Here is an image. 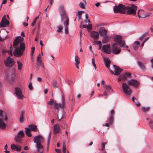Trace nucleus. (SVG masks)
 <instances>
[{"mask_svg": "<svg viewBox=\"0 0 153 153\" xmlns=\"http://www.w3.org/2000/svg\"><path fill=\"white\" fill-rule=\"evenodd\" d=\"M0 128L4 130L6 128V125L4 121H7V117L4 112L2 110H0Z\"/></svg>", "mask_w": 153, "mask_h": 153, "instance_id": "obj_1", "label": "nucleus"}, {"mask_svg": "<svg viewBox=\"0 0 153 153\" xmlns=\"http://www.w3.org/2000/svg\"><path fill=\"white\" fill-rule=\"evenodd\" d=\"M33 140L34 143H36V148H37L38 150L41 147H43L41 144V143L44 142L43 137L40 135L35 136L33 137Z\"/></svg>", "mask_w": 153, "mask_h": 153, "instance_id": "obj_2", "label": "nucleus"}, {"mask_svg": "<svg viewBox=\"0 0 153 153\" xmlns=\"http://www.w3.org/2000/svg\"><path fill=\"white\" fill-rule=\"evenodd\" d=\"M114 40L115 43H116L117 44V43L120 47H125L127 48H128V46L126 45L125 41L122 40V37L119 35L116 36L114 38Z\"/></svg>", "mask_w": 153, "mask_h": 153, "instance_id": "obj_3", "label": "nucleus"}, {"mask_svg": "<svg viewBox=\"0 0 153 153\" xmlns=\"http://www.w3.org/2000/svg\"><path fill=\"white\" fill-rule=\"evenodd\" d=\"M126 5L122 4H120L118 6L114 7V13H120L123 14H125Z\"/></svg>", "mask_w": 153, "mask_h": 153, "instance_id": "obj_4", "label": "nucleus"}, {"mask_svg": "<svg viewBox=\"0 0 153 153\" xmlns=\"http://www.w3.org/2000/svg\"><path fill=\"white\" fill-rule=\"evenodd\" d=\"M126 8L125 9V13H127L128 14H135L137 9V7L134 5H133L131 7L126 6Z\"/></svg>", "mask_w": 153, "mask_h": 153, "instance_id": "obj_5", "label": "nucleus"}, {"mask_svg": "<svg viewBox=\"0 0 153 153\" xmlns=\"http://www.w3.org/2000/svg\"><path fill=\"white\" fill-rule=\"evenodd\" d=\"M59 9L60 13L61 21L62 22H63L65 19H68L67 17L66 12L65 10L64 7L63 5H60L59 7Z\"/></svg>", "mask_w": 153, "mask_h": 153, "instance_id": "obj_6", "label": "nucleus"}, {"mask_svg": "<svg viewBox=\"0 0 153 153\" xmlns=\"http://www.w3.org/2000/svg\"><path fill=\"white\" fill-rule=\"evenodd\" d=\"M128 84L126 82H123L122 84V88L123 92L126 94L130 95L131 93V90Z\"/></svg>", "mask_w": 153, "mask_h": 153, "instance_id": "obj_7", "label": "nucleus"}, {"mask_svg": "<svg viewBox=\"0 0 153 153\" xmlns=\"http://www.w3.org/2000/svg\"><path fill=\"white\" fill-rule=\"evenodd\" d=\"M121 51V49L117 46L116 43H113L112 47L111 52L112 53L117 54L119 53Z\"/></svg>", "mask_w": 153, "mask_h": 153, "instance_id": "obj_8", "label": "nucleus"}, {"mask_svg": "<svg viewBox=\"0 0 153 153\" xmlns=\"http://www.w3.org/2000/svg\"><path fill=\"white\" fill-rule=\"evenodd\" d=\"M65 97L63 94L62 97V100L61 104L60 103H57L55 102L54 104V107L56 109L59 108L61 107L64 108L65 106Z\"/></svg>", "mask_w": 153, "mask_h": 153, "instance_id": "obj_9", "label": "nucleus"}, {"mask_svg": "<svg viewBox=\"0 0 153 153\" xmlns=\"http://www.w3.org/2000/svg\"><path fill=\"white\" fill-rule=\"evenodd\" d=\"M15 62L13 60V58L10 57H8L4 62L6 66L7 67H11L14 65Z\"/></svg>", "mask_w": 153, "mask_h": 153, "instance_id": "obj_10", "label": "nucleus"}, {"mask_svg": "<svg viewBox=\"0 0 153 153\" xmlns=\"http://www.w3.org/2000/svg\"><path fill=\"white\" fill-rule=\"evenodd\" d=\"M128 83L130 86H133L136 88L138 87L139 84V82L137 80L135 79H131L129 80Z\"/></svg>", "mask_w": 153, "mask_h": 153, "instance_id": "obj_11", "label": "nucleus"}, {"mask_svg": "<svg viewBox=\"0 0 153 153\" xmlns=\"http://www.w3.org/2000/svg\"><path fill=\"white\" fill-rule=\"evenodd\" d=\"M15 89V93L18 98L19 99H22L24 97V96L22 94V92L20 89L18 87H16Z\"/></svg>", "mask_w": 153, "mask_h": 153, "instance_id": "obj_12", "label": "nucleus"}, {"mask_svg": "<svg viewBox=\"0 0 153 153\" xmlns=\"http://www.w3.org/2000/svg\"><path fill=\"white\" fill-rule=\"evenodd\" d=\"M10 22L8 21L7 20L4 16L3 17L0 23V27H5L6 25H9Z\"/></svg>", "mask_w": 153, "mask_h": 153, "instance_id": "obj_13", "label": "nucleus"}, {"mask_svg": "<svg viewBox=\"0 0 153 153\" xmlns=\"http://www.w3.org/2000/svg\"><path fill=\"white\" fill-rule=\"evenodd\" d=\"M113 66L114 69V72L113 73V74L116 76L120 75L121 72L123 71V69L120 68L118 66L115 65H113Z\"/></svg>", "mask_w": 153, "mask_h": 153, "instance_id": "obj_14", "label": "nucleus"}, {"mask_svg": "<svg viewBox=\"0 0 153 153\" xmlns=\"http://www.w3.org/2000/svg\"><path fill=\"white\" fill-rule=\"evenodd\" d=\"M14 51L13 53L14 55L16 57H20L22 55V53L19 48H16Z\"/></svg>", "mask_w": 153, "mask_h": 153, "instance_id": "obj_15", "label": "nucleus"}, {"mask_svg": "<svg viewBox=\"0 0 153 153\" xmlns=\"http://www.w3.org/2000/svg\"><path fill=\"white\" fill-rule=\"evenodd\" d=\"M102 50L103 51L107 54L111 53V51L110 48V45L107 44L106 45H104L102 47Z\"/></svg>", "mask_w": 153, "mask_h": 153, "instance_id": "obj_16", "label": "nucleus"}, {"mask_svg": "<svg viewBox=\"0 0 153 153\" xmlns=\"http://www.w3.org/2000/svg\"><path fill=\"white\" fill-rule=\"evenodd\" d=\"M65 22H64L63 24L65 27V33L67 34L68 33V25H69V19L65 20Z\"/></svg>", "mask_w": 153, "mask_h": 153, "instance_id": "obj_17", "label": "nucleus"}, {"mask_svg": "<svg viewBox=\"0 0 153 153\" xmlns=\"http://www.w3.org/2000/svg\"><path fill=\"white\" fill-rule=\"evenodd\" d=\"M91 35L94 39H96L99 38V34L97 31H92L91 33Z\"/></svg>", "mask_w": 153, "mask_h": 153, "instance_id": "obj_18", "label": "nucleus"}, {"mask_svg": "<svg viewBox=\"0 0 153 153\" xmlns=\"http://www.w3.org/2000/svg\"><path fill=\"white\" fill-rule=\"evenodd\" d=\"M131 74L130 73H125L120 75V77L123 80L125 81L127 79L128 77H130Z\"/></svg>", "mask_w": 153, "mask_h": 153, "instance_id": "obj_19", "label": "nucleus"}, {"mask_svg": "<svg viewBox=\"0 0 153 153\" xmlns=\"http://www.w3.org/2000/svg\"><path fill=\"white\" fill-rule=\"evenodd\" d=\"M11 149L12 150H14L17 152H19L21 151V146L16 145L14 144H12L11 145Z\"/></svg>", "mask_w": 153, "mask_h": 153, "instance_id": "obj_20", "label": "nucleus"}, {"mask_svg": "<svg viewBox=\"0 0 153 153\" xmlns=\"http://www.w3.org/2000/svg\"><path fill=\"white\" fill-rule=\"evenodd\" d=\"M29 129L31 131L34 132L38 131V129L36 125L34 124H30L28 126V127Z\"/></svg>", "mask_w": 153, "mask_h": 153, "instance_id": "obj_21", "label": "nucleus"}, {"mask_svg": "<svg viewBox=\"0 0 153 153\" xmlns=\"http://www.w3.org/2000/svg\"><path fill=\"white\" fill-rule=\"evenodd\" d=\"M104 61L106 67L109 69L110 67V60L108 58H105L104 59Z\"/></svg>", "mask_w": 153, "mask_h": 153, "instance_id": "obj_22", "label": "nucleus"}, {"mask_svg": "<svg viewBox=\"0 0 153 153\" xmlns=\"http://www.w3.org/2000/svg\"><path fill=\"white\" fill-rule=\"evenodd\" d=\"M25 119V112L23 111H22L19 118V121L20 123H23Z\"/></svg>", "mask_w": 153, "mask_h": 153, "instance_id": "obj_23", "label": "nucleus"}, {"mask_svg": "<svg viewBox=\"0 0 153 153\" xmlns=\"http://www.w3.org/2000/svg\"><path fill=\"white\" fill-rule=\"evenodd\" d=\"M99 33L100 35L104 36L106 35V30L104 27H103L99 30Z\"/></svg>", "mask_w": 153, "mask_h": 153, "instance_id": "obj_24", "label": "nucleus"}, {"mask_svg": "<svg viewBox=\"0 0 153 153\" xmlns=\"http://www.w3.org/2000/svg\"><path fill=\"white\" fill-rule=\"evenodd\" d=\"M110 38H109L108 35H105L104 36L102 40V42L103 44H105L107 43L110 40Z\"/></svg>", "mask_w": 153, "mask_h": 153, "instance_id": "obj_25", "label": "nucleus"}, {"mask_svg": "<svg viewBox=\"0 0 153 153\" xmlns=\"http://www.w3.org/2000/svg\"><path fill=\"white\" fill-rule=\"evenodd\" d=\"M31 131L29 128L27 127L25 128V133L26 135L29 137H31L32 136Z\"/></svg>", "mask_w": 153, "mask_h": 153, "instance_id": "obj_26", "label": "nucleus"}, {"mask_svg": "<svg viewBox=\"0 0 153 153\" xmlns=\"http://www.w3.org/2000/svg\"><path fill=\"white\" fill-rule=\"evenodd\" d=\"M60 129L59 127L56 124L54 125L53 131L55 133H58L60 131Z\"/></svg>", "mask_w": 153, "mask_h": 153, "instance_id": "obj_27", "label": "nucleus"}, {"mask_svg": "<svg viewBox=\"0 0 153 153\" xmlns=\"http://www.w3.org/2000/svg\"><path fill=\"white\" fill-rule=\"evenodd\" d=\"M137 63L138 66L141 69H142L143 70H145V65L143 63L141 62L138 60L137 61Z\"/></svg>", "mask_w": 153, "mask_h": 153, "instance_id": "obj_28", "label": "nucleus"}, {"mask_svg": "<svg viewBox=\"0 0 153 153\" xmlns=\"http://www.w3.org/2000/svg\"><path fill=\"white\" fill-rule=\"evenodd\" d=\"M25 136V135L23 131V130H21L18 132L16 136L22 138L24 137Z\"/></svg>", "mask_w": 153, "mask_h": 153, "instance_id": "obj_29", "label": "nucleus"}, {"mask_svg": "<svg viewBox=\"0 0 153 153\" xmlns=\"http://www.w3.org/2000/svg\"><path fill=\"white\" fill-rule=\"evenodd\" d=\"M140 46V43L139 41H136L133 45V48L134 50H136Z\"/></svg>", "mask_w": 153, "mask_h": 153, "instance_id": "obj_30", "label": "nucleus"}, {"mask_svg": "<svg viewBox=\"0 0 153 153\" xmlns=\"http://www.w3.org/2000/svg\"><path fill=\"white\" fill-rule=\"evenodd\" d=\"M105 88L106 91L109 93L112 92L113 90L111 88L110 86L108 85H106L105 86Z\"/></svg>", "mask_w": 153, "mask_h": 153, "instance_id": "obj_31", "label": "nucleus"}, {"mask_svg": "<svg viewBox=\"0 0 153 153\" xmlns=\"http://www.w3.org/2000/svg\"><path fill=\"white\" fill-rule=\"evenodd\" d=\"M132 101L134 103L135 105H136L137 106H140V104L138 102V100L136 98L133 97L132 98Z\"/></svg>", "mask_w": 153, "mask_h": 153, "instance_id": "obj_32", "label": "nucleus"}, {"mask_svg": "<svg viewBox=\"0 0 153 153\" xmlns=\"http://www.w3.org/2000/svg\"><path fill=\"white\" fill-rule=\"evenodd\" d=\"M15 141L20 143H21L22 142V138L16 136L14 138Z\"/></svg>", "mask_w": 153, "mask_h": 153, "instance_id": "obj_33", "label": "nucleus"}, {"mask_svg": "<svg viewBox=\"0 0 153 153\" xmlns=\"http://www.w3.org/2000/svg\"><path fill=\"white\" fill-rule=\"evenodd\" d=\"M19 42L18 40L16 38L14 40L13 45V47L15 48H16L19 44Z\"/></svg>", "mask_w": 153, "mask_h": 153, "instance_id": "obj_34", "label": "nucleus"}, {"mask_svg": "<svg viewBox=\"0 0 153 153\" xmlns=\"http://www.w3.org/2000/svg\"><path fill=\"white\" fill-rule=\"evenodd\" d=\"M20 48L19 49L22 51H24L25 50V43L24 42H21L19 44Z\"/></svg>", "mask_w": 153, "mask_h": 153, "instance_id": "obj_35", "label": "nucleus"}, {"mask_svg": "<svg viewBox=\"0 0 153 153\" xmlns=\"http://www.w3.org/2000/svg\"><path fill=\"white\" fill-rule=\"evenodd\" d=\"M17 62L18 64V70L19 71H21L22 69V64L19 60H17Z\"/></svg>", "mask_w": 153, "mask_h": 153, "instance_id": "obj_36", "label": "nucleus"}, {"mask_svg": "<svg viewBox=\"0 0 153 153\" xmlns=\"http://www.w3.org/2000/svg\"><path fill=\"white\" fill-rule=\"evenodd\" d=\"M58 29L57 30V31L58 32H60L63 33V32L62 30L63 28V27L62 26H58L57 27Z\"/></svg>", "mask_w": 153, "mask_h": 153, "instance_id": "obj_37", "label": "nucleus"}, {"mask_svg": "<svg viewBox=\"0 0 153 153\" xmlns=\"http://www.w3.org/2000/svg\"><path fill=\"white\" fill-rule=\"evenodd\" d=\"M150 107H145V106H143L142 107V111L145 112L146 111H148Z\"/></svg>", "mask_w": 153, "mask_h": 153, "instance_id": "obj_38", "label": "nucleus"}, {"mask_svg": "<svg viewBox=\"0 0 153 153\" xmlns=\"http://www.w3.org/2000/svg\"><path fill=\"white\" fill-rule=\"evenodd\" d=\"M36 61L37 63V65L38 67H39L41 65L42 62V59H37Z\"/></svg>", "mask_w": 153, "mask_h": 153, "instance_id": "obj_39", "label": "nucleus"}, {"mask_svg": "<svg viewBox=\"0 0 153 153\" xmlns=\"http://www.w3.org/2000/svg\"><path fill=\"white\" fill-rule=\"evenodd\" d=\"M36 150L37 153H43L44 151V149L43 147H41L39 149V150H38L37 148H36Z\"/></svg>", "mask_w": 153, "mask_h": 153, "instance_id": "obj_40", "label": "nucleus"}, {"mask_svg": "<svg viewBox=\"0 0 153 153\" xmlns=\"http://www.w3.org/2000/svg\"><path fill=\"white\" fill-rule=\"evenodd\" d=\"M147 33V32H145L144 33H143L140 36V37L139 39V40L141 41L143 39L144 37H145L146 36Z\"/></svg>", "mask_w": 153, "mask_h": 153, "instance_id": "obj_41", "label": "nucleus"}, {"mask_svg": "<svg viewBox=\"0 0 153 153\" xmlns=\"http://www.w3.org/2000/svg\"><path fill=\"white\" fill-rule=\"evenodd\" d=\"M75 60L76 62V64H79L80 63L79 58L77 56H76L75 57Z\"/></svg>", "mask_w": 153, "mask_h": 153, "instance_id": "obj_42", "label": "nucleus"}, {"mask_svg": "<svg viewBox=\"0 0 153 153\" xmlns=\"http://www.w3.org/2000/svg\"><path fill=\"white\" fill-rule=\"evenodd\" d=\"M18 40L19 42H22L24 40L23 38L22 37L20 36H17L16 38Z\"/></svg>", "mask_w": 153, "mask_h": 153, "instance_id": "obj_43", "label": "nucleus"}, {"mask_svg": "<svg viewBox=\"0 0 153 153\" xmlns=\"http://www.w3.org/2000/svg\"><path fill=\"white\" fill-rule=\"evenodd\" d=\"M151 13H146L144 15L141 17L142 18H145L149 16Z\"/></svg>", "mask_w": 153, "mask_h": 153, "instance_id": "obj_44", "label": "nucleus"}, {"mask_svg": "<svg viewBox=\"0 0 153 153\" xmlns=\"http://www.w3.org/2000/svg\"><path fill=\"white\" fill-rule=\"evenodd\" d=\"M109 124H111L112 123L113 120V117L112 115H111L109 118Z\"/></svg>", "mask_w": 153, "mask_h": 153, "instance_id": "obj_45", "label": "nucleus"}, {"mask_svg": "<svg viewBox=\"0 0 153 153\" xmlns=\"http://www.w3.org/2000/svg\"><path fill=\"white\" fill-rule=\"evenodd\" d=\"M12 46H11L10 47V49L9 50L8 52L9 54L11 56H12L13 55L12 53Z\"/></svg>", "mask_w": 153, "mask_h": 153, "instance_id": "obj_46", "label": "nucleus"}, {"mask_svg": "<svg viewBox=\"0 0 153 153\" xmlns=\"http://www.w3.org/2000/svg\"><path fill=\"white\" fill-rule=\"evenodd\" d=\"M62 150L64 153H65L66 152V146L65 143L63 144Z\"/></svg>", "mask_w": 153, "mask_h": 153, "instance_id": "obj_47", "label": "nucleus"}, {"mask_svg": "<svg viewBox=\"0 0 153 153\" xmlns=\"http://www.w3.org/2000/svg\"><path fill=\"white\" fill-rule=\"evenodd\" d=\"M106 144V143H102L101 144V148L102 150H104L105 149V146Z\"/></svg>", "mask_w": 153, "mask_h": 153, "instance_id": "obj_48", "label": "nucleus"}, {"mask_svg": "<svg viewBox=\"0 0 153 153\" xmlns=\"http://www.w3.org/2000/svg\"><path fill=\"white\" fill-rule=\"evenodd\" d=\"M95 60L94 58H93L92 59V63L93 64V66L94 67V69L96 70L97 69L96 65L94 62Z\"/></svg>", "mask_w": 153, "mask_h": 153, "instance_id": "obj_49", "label": "nucleus"}, {"mask_svg": "<svg viewBox=\"0 0 153 153\" xmlns=\"http://www.w3.org/2000/svg\"><path fill=\"white\" fill-rule=\"evenodd\" d=\"M149 125L150 128L153 129V120H150L149 122Z\"/></svg>", "mask_w": 153, "mask_h": 153, "instance_id": "obj_50", "label": "nucleus"}, {"mask_svg": "<svg viewBox=\"0 0 153 153\" xmlns=\"http://www.w3.org/2000/svg\"><path fill=\"white\" fill-rule=\"evenodd\" d=\"M79 7L85 9V4L82 2H81L79 4Z\"/></svg>", "mask_w": 153, "mask_h": 153, "instance_id": "obj_51", "label": "nucleus"}, {"mask_svg": "<svg viewBox=\"0 0 153 153\" xmlns=\"http://www.w3.org/2000/svg\"><path fill=\"white\" fill-rule=\"evenodd\" d=\"M87 26V28L88 30H91L92 27V25L88 24Z\"/></svg>", "mask_w": 153, "mask_h": 153, "instance_id": "obj_52", "label": "nucleus"}, {"mask_svg": "<svg viewBox=\"0 0 153 153\" xmlns=\"http://www.w3.org/2000/svg\"><path fill=\"white\" fill-rule=\"evenodd\" d=\"M35 50V48L34 47H32L31 48V55L32 56L34 53Z\"/></svg>", "mask_w": 153, "mask_h": 153, "instance_id": "obj_53", "label": "nucleus"}, {"mask_svg": "<svg viewBox=\"0 0 153 153\" xmlns=\"http://www.w3.org/2000/svg\"><path fill=\"white\" fill-rule=\"evenodd\" d=\"M104 95H106V96H107L108 95V94L107 93H106V91H104V92H103V94H102V95H100V94H99L98 96V97H102Z\"/></svg>", "mask_w": 153, "mask_h": 153, "instance_id": "obj_54", "label": "nucleus"}, {"mask_svg": "<svg viewBox=\"0 0 153 153\" xmlns=\"http://www.w3.org/2000/svg\"><path fill=\"white\" fill-rule=\"evenodd\" d=\"M54 103V101L53 99H51L49 101H48V105H52Z\"/></svg>", "mask_w": 153, "mask_h": 153, "instance_id": "obj_55", "label": "nucleus"}, {"mask_svg": "<svg viewBox=\"0 0 153 153\" xmlns=\"http://www.w3.org/2000/svg\"><path fill=\"white\" fill-rule=\"evenodd\" d=\"M58 87V86L56 84L55 82V81H54L53 82V87L54 88H57Z\"/></svg>", "mask_w": 153, "mask_h": 153, "instance_id": "obj_56", "label": "nucleus"}, {"mask_svg": "<svg viewBox=\"0 0 153 153\" xmlns=\"http://www.w3.org/2000/svg\"><path fill=\"white\" fill-rule=\"evenodd\" d=\"M28 88L29 89L31 90H33V88L32 84V83L31 82H30V83L29 85Z\"/></svg>", "mask_w": 153, "mask_h": 153, "instance_id": "obj_57", "label": "nucleus"}, {"mask_svg": "<svg viewBox=\"0 0 153 153\" xmlns=\"http://www.w3.org/2000/svg\"><path fill=\"white\" fill-rule=\"evenodd\" d=\"M84 12V11H79L77 13L76 15H78V16H81L82 13Z\"/></svg>", "mask_w": 153, "mask_h": 153, "instance_id": "obj_58", "label": "nucleus"}, {"mask_svg": "<svg viewBox=\"0 0 153 153\" xmlns=\"http://www.w3.org/2000/svg\"><path fill=\"white\" fill-rule=\"evenodd\" d=\"M48 8V6L44 10V14H45L46 17H47V8Z\"/></svg>", "mask_w": 153, "mask_h": 153, "instance_id": "obj_59", "label": "nucleus"}, {"mask_svg": "<svg viewBox=\"0 0 153 153\" xmlns=\"http://www.w3.org/2000/svg\"><path fill=\"white\" fill-rule=\"evenodd\" d=\"M95 43L96 45H102V43L100 41H96Z\"/></svg>", "mask_w": 153, "mask_h": 153, "instance_id": "obj_60", "label": "nucleus"}, {"mask_svg": "<svg viewBox=\"0 0 153 153\" xmlns=\"http://www.w3.org/2000/svg\"><path fill=\"white\" fill-rule=\"evenodd\" d=\"M36 20H34L33 22L31 23V25L32 26H34V25L36 24Z\"/></svg>", "mask_w": 153, "mask_h": 153, "instance_id": "obj_61", "label": "nucleus"}, {"mask_svg": "<svg viewBox=\"0 0 153 153\" xmlns=\"http://www.w3.org/2000/svg\"><path fill=\"white\" fill-rule=\"evenodd\" d=\"M88 13H86L85 14V19H87V20H88V22L89 23H90V20L88 19Z\"/></svg>", "mask_w": 153, "mask_h": 153, "instance_id": "obj_62", "label": "nucleus"}, {"mask_svg": "<svg viewBox=\"0 0 153 153\" xmlns=\"http://www.w3.org/2000/svg\"><path fill=\"white\" fill-rule=\"evenodd\" d=\"M55 150L56 152L58 153H61V150L59 149H56Z\"/></svg>", "mask_w": 153, "mask_h": 153, "instance_id": "obj_63", "label": "nucleus"}, {"mask_svg": "<svg viewBox=\"0 0 153 153\" xmlns=\"http://www.w3.org/2000/svg\"><path fill=\"white\" fill-rule=\"evenodd\" d=\"M151 62L152 63L151 67L153 69V58L151 59Z\"/></svg>", "mask_w": 153, "mask_h": 153, "instance_id": "obj_64", "label": "nucleus"}]
</instances>
